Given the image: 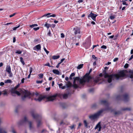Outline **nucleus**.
Segmentation results:
<instances>
[{
  "mask_svg": "<svg viewBox=\"0 0 133 133\" xmlns=\"http://www.w3.org/2000/svg\"><path fill=\"white\" fill-rule=\"evenodd\" d=\"M127 71L126 70H122L120 71L118 74H112L109 75L106 73L105 71L104 73V77L105 78H108V82L109 83H111L112 80L114 77L116 78L117 79H118L120 77H124L126 76V74L125 72H127Z\"/></svg>",
  "mask_w": 133,
  "mask_h": 133,
  "instance_id": "1",
  "label": "nucleus"
},
{
  "mask_svg": "<svg viewBox=\"0 0 133 133\" xmlns=\"http://www.w3.org/2000/svg\"><path fill=\"white\" fill-rule=\"evenodd\" d=\"M28 123L29 129L31 130L34 129V127L33 124V123L30 121H29L26 116H24L23 118H22L18 123V124L20 126L21 125H25Z\"/></svg>",
  "mask_w": 133,
  "mask_h": 133,
  "instance_id": "2",
  "label": "nucleus"
},
{
  "mask_svg": "<svg viewBox=\"0 0 133 133\" xmlns=\"http://www.w3.org/2000/svg\"><path fill=\"white\" fill-rule=\"evenodd\" d=\"M57 96V94H55L53 95L48 97H47L46 96H39L38 98H35L34 99L36 101L40 102L44 98H46L48 101H53L56 99V97Z\"/></svg>",
  "mask_w": 133,
  "mask_h": 133,
  "instance_id": "3",
  "label": "nucleus"
},
{
  "mask_svg": "<svg viewBox=\"0 0 133 133\" xmlns=\"http://www.w3.org/2000/svg\"><path fill=\"white\" fill-rule=\"evenodd\" d=\"M110 109L109 108H108L105 109H102L99 110L95 114L91 115L89 116V118L91 120H94L99 118L100 115L105 110H109Z\"/></svg>",
  "mask_w": 133,
  "mask_h": 133,
  "instance_id": "4",
  "label": "nucleus"
},
{
  "mask_svg": "<svg viewBox=\"0 0 133 133\" xmlns=\"http://www.w3.org/2000/svg\"><path fill=\"white\" fill-rule=\"evenodd\" d=\"M92 69H90L88 73H86L82 79H81L80 80V83L81 84H83L86 82H89L90 79L91 78V77L89 76V74L92 71Z\"/></svg>",
  "mask_w": 133,
  "mask_h": 133,
  "instance_id": "5",
  "label": "nucleus"
},
{
  "mask_svg": "<svg viewBox=\"0 0 133 133\" xmlns=\"http://www.w3.org/2000/svg\"><path fill=\"white\" fill-rule=\"evenodd\" d=\"M116 99L117 100H122L124 102H127L129 100V96L128 94H125L122 96H117Z\"/></svg>",
  "mask_w": 133,
  "mask_h": 133,
  "instance_id": "6",
  "label": "nucleus"
},
{
  "mask_svg": "<svg viewBox=\"0 0 133 133\" xmlns=\"http://www.w3.org/2000/svg\"><path fill=\"white\" fill-rule=\"evenodd\" d=\"M73 31L74 35L76 37H76H77L78 38L80 39L81 37V35H80L81 33L80 28L76 26L74 28Z\"/></svg>",
  "mask_w": 133,
  "mask_h": 133,
  "instance_id": "7",
  "label": "nucleus"
},
{
  "mask_svg": "<svg viewBox=\"0 0 133 133\" xmlns=\"http://www.w3.org/2000/svg\"><path fill=\"white\" fill-rule=\"evenodd\" d=\"M30 114L31 115L33 118L37 120L39 119L40 117L36 113V112L34 111H32L30 112Z\"/></svg>",
  "mask_w": 133,
  "mask_h": 133,
  "instance_id": "8",
  "label": "nucleus"
},
{
  "mask_svg": "<svg viewBox=\"0 0 133 133\" xmlns=\"http://www.w3.org/2000/svg\"><path fill=\"white\" fill-rule=\"evenodd\" d=\"M23 93L24 95V96L22 97V99L23 100H24L26 97L29 96L30 94L29 92L25 90L23 91Z\"/></svg>",
  "mask_w": 133,
  "mask_h": 133,
  "instance_id": "9",
  "label": "nucleus"
},
{
  "mask_svg": "<svg viewBox=\"0 0 133 133\" xmlns=\"http://www.w3.org/2000/svg\"><path fill=\"white\" fill-rule=\"evenodd\" d=\"M82 79H83V78ZM81 79H80L79 77H76L74 78V82H73L74 84L73 85V87H74V88H78V85L75 83V81L76 80H79V81L80 83V84H81L80 83V80Z\"/></svg>",
  "mask_w": 133,
  "mask_h": 133,
  "instance_id": "10",
  "label": "nucleus"
},
{
  "mask_svg": "<svg viewBox=\"0 0 133 133\" xmlns=\"http://www.w3.org/2000/svg\"><path fill=\"white\" fill-rule=\"evenodd\" d=\"M16 89L15 88H12L11 90V92L12 94V95L13 96V94H15L18 95L19 96L20 94L19 92L16 90Z\"/></svg>",
  "mask_w": 133,
  "mask_h": 133,
  "instance_id": "11",
  "label": "nucleus"
},
{
  "mask_svg": "<svg viewBox=\"0 0 133 133\" xmlns=\"http://www.w3.org/2000/svg\"><path fill=\"white\" fill-rule=\"evenodd\" d=\"M97 15L94 14L91 12L90 14L88 16V17H91L92 19L94 21H95L96 19V18Z\"/></svg>",
  "mask_w": 133,
  "mask_h": 133,
  "instance_id": "12",
  "label": "nucleus"
},
{
  "mask_svg": "<svg viewBox=\"0 0 133 133\" xmlns=\"http://www.w3.org/2000/svg\"><path fill=\"white\" fill-rule=\"evenodd\" d=\"M51 14L50 13H48L47 14H45L43 15L41 17H56V15L55 14H53L52 15H50Z\"/></svg>",
  "mask_w": 133,
  "mask_h": 133,
  "instance_id": "13",
  "label": "nucleus"
},
{
  "mask_svg": "<svg viewBox=\"0 0 133 133\" xmlns=\"http://www.w3.org/2000/svg\"><path fill=\"white\" fill-rule=\"evenodd\" d=\"M98 128L99 129L98 130V131H101V129L102 128V127H101V122H99L96 125V127L95 128V129H96L97 128Z\"/></svg>",
  "mask_w": 133,
  "mask_h": 133,
  "instance_id": "14",
  "label": "nucleus"
},
{
  "mask_svg": "<svg viewBox=\"0 0 133 133\" xmlns=\"http://www.w3.org/2000/svg\"><path fill=\"white\" fill-rule=\"evenodd\" d=\"M101 104L105 105L106 106L108 105V102L105 100H102L100 101Z\"/></svg>",
  "mask_w": 133,
  "mask_h": 133,
  "instance_id": "15",
  "label": "nucleus"
},
{
  "mask_svg": "<svg viewBox=\"0 0 133 133\" xmlns=\"http://www.w3.org/2000/svg\"><path fill=\"white\" fill-rule=\"evenodd\" d=\"M41 45L40 44H38L33 48L34 50H38L41 49Z\"/></svg>",
  "mask_w": 133,
  "mask_h": 133,
  "instance_id": "16",
  "label": "nucleus"
},
{
  "mask_svg": "<svg viewBox=\"0 0 133 133\" xmlns=\"http://www.w3.org/2000/svg\"><path fill=\"white\" fill-rule=\"evenodd\" d=\"M101 79L99 77H96L95 79H94V82L95 83H98Z\"/></svg>",
  "mask_w": 133,
  "mask_h": 133,
  "instance_id": "17",
  "label": "nucleus"
},
{
  "mask_svg": "<svg viewBox=\"0 0 133 133\" xmlns=\"http://www.w3.org/2000/svg\"><path fill=\"white\" fill-rule=\"evenodd\" d=\"M129 72L130 74L129 77L130 78H133V70H130L129 71Z\"/></svg>",
  "mask_w": 133,
  "mask_h": 133,
  "instance_id": "18",
  "label": "nucleus"
},
{
  "mask_svg": "<svg viewBox=\"0 0 133 133\" xmlns=\"http://www.w3.org/2000/svg\"><path fill=\"white\" fill-rule=\"evenodd\" d=\"M6 71L8 73L11 72V67L10 66H7L6 68Z\"/></svg>",
  "mask_w": 133,
  "mask_h": 133,
  "instance_id": "19",
  "label": "nucleus"
},
{
  "mask_svg": "<svg viewBox=\"0 0 133 133\" xmlns=\"http://www.w3.org/2000/svg\"><path fill=\"white\" fill-rule=\"evenodd\" d=\"M69 95V93H68V94L66 93L64 94H62V95L63 96V98L64 99H66L68 97V96Z\"/></svg>",
  "mask_w": 133,
  "mask_h": 133,
  "instance_id": "20",
  "label": "nucleus"
},
{
  "mask_svg": "<svg viewBox=\"0 0 133 133\" xmlns=\"http://www.w3.org/2000/svg\"><path fill=\"white\" fill-rule=\"evenodd\" d=\"M0 133H7L5 130L0 127Z\"/></svg>",
  "mask_w": 133,
  "mask_h": 133,
  "instance_id": "21",
  "label": "nucleus"
},
{
  "mask_svg": "<svg viewBox=\"0 0 133 133\" xmlns=\"http://www.w3.org/2000/svg\"><path fill=\"white\" fill-rule=\"evenodd\" d=\"M52 72L55 74L59 75V71L57 70L54 69L52 70Z\"/></svg>",
  "mask_w": 133,
  "mask_h": 133,
  "instance_id": "22",
  "label": "nucleus"
},
{
  "mask_svg": "<svg viewBox=\"0 0 133 133\" xmlns=\"http://www.w3.org/2000/svg\"><path fill=\"white\" fill-rule=\"evenodd\" d=\"M131 108H123L121 110L123 111H130L131 110Z\"/></svg>",
  "mask_w": 133,
  "mask_h": 133,
  "instance_id": "23",
  "label": "nucleus"
},
{
  "mask_svg": "<svg viewBox=\"0 0 133 133\" xmlns=\"http://www.w3.org/2000/svg\"><path fill=\"white\" fill-rule=\"evenodd\" d=\"M59 57V55L57 56H53L52 57V58L54 59H56L58 58Z\"/></svg>",
  "mask_w": 133,
  "mask_h": 133,
  "instance_id": "24",
  "label": "nucleus"
},
{
  "mask_svg": "<svg viewBox=\"0 0 133 133\" xmlns=\"http://www.w3.org/2000/svg\"><path fill=\"white\" fill-rule=\"evenodd\" d=\"M97 104L96 103H95L92 104L91 107L93 109H95L97 108Z\"/></svg>",
  "mask_w": 133,
  "mask_h": 133,
  "instance_id": "25",
  "label": "nucleus"
},
{
  "mask_svg": "<svg viewBox=\"0 0 133 133\" xmlns=\"http://www.w3.org/2000/svg\"><path fill=\"white\" fill-rule=\"evenodd\" d=\"M72 84L70 82H68V83L66 84V85L67 88H68L71 87V86Z\"/></svg>",
  "mask_w": 133,
  "mask_h": 133,
  "instance_id": "26",
  "label": "nucleus"
},
{
  "mask_svg": "<svg viewBox=\"0 0 133 133\" xmlns=\"http://www.w3.org/2000/svg\"><path fill=\"white\" fill-rule=\"evenodd\" d=\"M83 122L85 127L86 128H87L88 127V124L87 122V121L86 120H84L83 121Z\"/></svg>",
  "mask_w": 133,
  "mask_h": 133,
  "instance_id": "27",
  "label": "nucleus"
},
{
  "mask_svg": "<svg viewBox=\"0 0 133 133\" xmlns=\"http://www.w3.org/2000/svg\"><path fill=\"white\" fill-rule=\"evenodd\" d=\"M83 64H80L77 66V68L78 69H79L83 67Z\"/></svg>",
  "mask_w": 133,
  "mask_h": 133,
  "instance_id": "28",
  "label": "nucleus"
},
{
  "mask_svg": "<svg viewBox=\"0 0 133 133\" xmlns=\"http://www.w3.org/2000/svg\"><path fill=\"white\" fill-rule=\"evenodd\" d=\"M121 114V112L119 111H115L114 112L115 115H118Z\"/></svg>",
  "mask_w": 133,
  "mask_h": 133,
  "instance_id": "29",
  "label": "nucleus"
},
{
  "mask_svg": "<svg viewBox=\"0 0 133 133\" xmlns=\"http://www.w3.org/2000/svg\"><path fill=\"white\" fill-rule=\"evenodd\" d=\"M42 123L41 122V121H38V122H37V127H39L42 124Z\"/></svg>",
  "mask_w": 133,
  "mask_h": 133,
  "instance_id": "30",
  "label": "nucleus"
},
{
  "mask_svg": "<svg viewBox=\"0 0 133 133\" xmlns=\"http://www.w3.org/2000/svg\"><path fill=\"white\" fill-rule=\"evenodd\" d=\"M11 80L10 79H7L4 82L5 83H10L11 82Z\"/></svg>",
  "mask_w": 133,
  "mask_h": 133,
  "instance_id": "31",
  "label": "nucleus"
},
{
  "mask_svg": "<svg viewBox=\"0 0 133 133\" xmlns=\"http://www.w3.org/2000/svg\"><path fill=\"white\" fill-rule=\"evenodd\" d=\"M44 26L46 27L48 29L50 27V24L47 23V22H46L44 25Z\"/></svg>",
  "mask_w": 133,
  "mask_h": 133,
  "instance_id": "32",
  "label": "nucleus"
},
{
  "mask_svg": "<svg viewBox=\"0 0 133 133\" xmlns=\"http://www.w3.org/2000/svg\"><path fill=\"white\" fill-rule=\"evenodd\" d=\"M20 60L22 63L23 65L25 64V63L24 61L23 60V58L22 57H20Z\"/></svg>",
  "mask_w": 133,
  "mask_h": 133,
  "instance_id": "33",
  "label": "nucleus"
},
{
  "mask_svg": "<svg viewBox=\"0 0 133 133\" xmlns=\"http://www.w3.org/2000/svg\"><path fill=\"white\" fill-rule=\"evenodd\" d=\"M38 25L37 24H34L30 25V27L31 28H32L35 26H37Z\"/></svg>",
  "mask_w": 133,
  "mask_h": 133,
  "instance_id": "34",
  "label": "nucleus"
},
{
  "mask_svg": "<svg viewBox=\"0 0 133 133\" xmlns=\"http://www.w3.org/2000/svg\"><path fill=\"white\" fill-rule=\"evenodd\" d=\"M20 26V25H19L17 26L14 27L13 28V30H16L17 28H19V27ZM10 31H12V30H11Z\"/></svg>",
  "mask_w": 133,
  "mask_h": 133,
  "instance_id": "35",
  "label": "nucleus"
},
{
  "mask_svg": "<svg viewBox=\"0 0 133 133\" xmlns=\"http://www.w3.org/2000/svg\"><path fill=\"white\" fill-rule=\"evenodd\" d=\"M43 74H39L38 75V76H39V77L40 78H43Z\"/></svg>",
  "mask_w": 133,
  "mask_h": 133,
  "instance_id": "36",
  "label": "nucleus"
},
{
  "mask_svg": "<svg viewBox=\"0 0 133 133\" xmlns=\"http://www.w3.org/2000/svg\"><path fill=\"white\" fill-rule=\"evenodd\" d=\"M127 0L125 1H127ZM125 1H121L122 2H123V4L124 5H128V4L126 2H124Z\"/></svg>",
  "mask_w": 133,
  "mask_h": 133,
  "instance_id": "37",
  "label": "nucleus"
},
{
  "mask_svg": "<svg viewBox=\"0 0 133 133\" xmlns=\"http://www.w3.org/2000/svg\"><path fill=\"white\" fill-rule=\"evenodd\" d=\"M129 66V64L128 63L126 64L124 66V68L126 69Z\"/></svg>",
  "mask_w": 133,
  "mask_h": 133,
  "instance_id": "38",
  "label": "nucleus"
},
{
  "mask_svg": "<svg viewBox=\"0 0 133 133\" xmlns=\"http://www.w3.org/2000/svg\"><path fill=\"white\" fill-rule=\"evenodd\" d=\"M44 51L47 54H48L49 52L44 47Z\"/></svg>",
  "mask_w": 133,
  "mask_h": 133,
  "instance_id": "39",
  "label": "nucleus"
},
{
  "mask_svg": "<svg viewBox=\"0 0 133 133\" xmlns=\"http://www.w3.org/2000/svg\"><path fill=\"white\" fill-rule=\"evenodd\" d=\"M17 14L16 13H13L12 15H10L9 16V17L11 18V17L14 16L16 14Z\"/></svg>",
  "mask_w": 133,
  "mask_h": 133,
  "instance_id": "40",
  "label": "nucleus"
},
{
  "mask_svg": "<svg viewBox=\"0 0 133 133\" xmlns=\"http://www.w3.org/2000/svg\"><path fill=\"white\" fill-rule=\"evenodd\" d=\"M43 82V80L37 81L36 82L37 84L41 83Z\"/></svg>",
  "mask_w": 133,
  "mask_h": 133,
  "instance_id": "41",
  "label": "nucleus"
},
{
  "mask_svg": "<svg viewBox=\"0 0 133 133\" xmlns=\"http://www.w3.org/2000/svg\"><path fill=\"white\" fill-rule=\"evenodd\" d=\"M16 53L18 54H21L22 53V51L20 50H18L16 52Z\"/></svg>",
  "mask_w": 133,
  "mask_h": 133,
  "instance_id": "42",
  "label": "nucleus"
},
{
  "mask_svg": "<svg viewBox=\"0 0 133 133\" xmlns=\"http://www.w3.org/2000/svg\"><path fill=\"white\" fill-rule=\"evenodd\" d=\"M39 29V27H36V28H33V29L35 30V31H37L38 30V29Z\"/></svg>",
  "mask_w": 133,
  "mask_h": 133,
  "instance_id": "43",
  "label": "nucleus"
},
{
  "mask_svg": "<svg viewBox=\"0 0 133 133\" xmlns=\"http://www.w3.org/2000/svg\"><path fill=\"white\" fill-rule=\"evenodd\" d=\"M45 66H48L49 67H51V66L50 65V64L49 63H46L45 64Z\"/></svg>",
  "mask_w": 133,
  "mask_h": 133,
  "instance_id": "44",
  "label": "nucleus"
},
{
  "mask_svg": "<svg viewBox=\"0 0 133 133\" xmlns=\"http://www.w3.org/2000/svg\"><path fill=\"white\" fill-rule=\"evenodd\" d=\"M101 48H102L106 49L107 48V47L106 46L103 45L101 46Z\"/></svg>",
  "mask_w": 133,
  "mask_h": 133,
  "instance_id": "45",
  "label": "nucleus"
},
{
  "mask_svg": "<svg viewBox=\"0 0 133 133\" xmlns=\"http://www.w3.org/2000/svg\"><path fill=\"white\" fill-rule=\"evenodd\" d=\"M92 57L93 58H94V59H96V60H97V57H96L95 56V55H93L92 56Z\"/></svg>",
  "mask_w": 133,
  "mask_h": 133,
  "instance_id": "46",
  "label": "nucleus"
},
{
  "mask_svg": "<svg viewBox=\"0 0 133 133\" xmlns=\"http://www.w3.org/2000/svg\"><path fill=\"white\" fill-rule=\"evenodd\" d=\"M8 74H9V76L11 77L12 76V74L11 72H10V73H8Z\"/></svg>",
  "mask_w": 133,
  "mask_h": 133,
  "instance_id": "47",
  "label": "nucleus"
},
{
  "mask_svg": "<svg viewBox=\"0 0 133 133\" xmlns=\"http://www.w3.org/2000/svg\"><path fill=\"white\" fill-rule=\"evenodd\" d=\"M110 18L111 19H113L115 18V17L114 16H110Z\"/></svg>",
  "mask_w": 133,
  "mask_h": 133,
  "instance_id": "48",
  "label": "nucleus"
},
{
  "mask_svg": "<svg viewBox=\"0 0 133 133\" xmlns=\"http://www.w3.org/2000/svg\"><path fill=\"white\" fill-rule=\"evenodd\" d=\"M61 38H64V34L63 33H62L61 34Z\"/></svg>",
  "mask_w": 133,
  "mask_h": 133,
  "instance_id": "49",
  "label": "nucleus"
},
{
  "mask_svg": "<svg viewBox=\"0 0 133 133\" xmlns=\"http://www.w3.org/2000/svg\"><path fill=\"white\" fill-rule=\"evenodd\" d=\"M75 126L74 125H72L71 126H70L69 127L71 129H72L73 128H74Z\"/></svg>",
  "mask_w": 133,
  "mask_h": 133,
  "instance_id": "50",
  "label": "nucleus"
},
{
  "mask_svg": "<svg viewBox=\"0 0 133 133\" xmlns=\"http://www.w3.org/2000/svg\"><path fill=\"white\" fill-rule=\"evenodd\" d=\"M58 85H59V87L60 88H61L62 87V86L63 85V84L62 83H60V84H58Z\"/></svg>",
  "mask_w": 133,
  "mask_h": 133,
  "instance_id": "51",
  "label": "nucleus"
},
{
  "mask_svg": "<svg viewBox=\"0 0 133 133\" xmlns=\"http://www.w3.org/2000/svg\"><path fill=\"white\" fill-rule=\"evenodd\" d=\"M46 131V130L45 129H44L42 130L41 131V133H43L44 132H45Z\"/></svg>",
  "mask_w": 133,
  "mask_h": 133,
  "instance_id": "52",
  "label": "nucleus"
},
{
  "mask_svg": "<svg viewBox=\"0 0 133 133\" xmlns=\"http://www.w3.org/2000/svg\"><path fill=\"white\" fill-rule=\"evenodd\" d=\"M118 59L117 58H116L114 59L113 61L114 62H115L118 60Z\"/></svg>",
  "mask_w": 133,
  "mask_h": 133,
  "instance_id": "53",
  "label": "nucleus"
},
{
  "mask_svg": "<svg viewBox=\"0 0 133 133\" xmlns=\"http://www.w3.org/2000/svg\"><path fill=\"white\" fill-rule=\"evenodd\" d=\"M82 124L81 123H79L78 124V127L77 129H78L80 128V127L81 125Z\"/></svg>",
  "mask_w": 133,
  "mask_h": 133,
  "instance_id": "54",
  "label": "nucleus"
},
{
  "mask_svg": "<svg viewBox=\"0 0 133 133\" xmlns=\"http://www.w3.org/2000/svg\"><path fill=\"white\" fill-rule=\"evenodd\" d=\"M99 46V45L98 44H97V45H93V48L92 49H93L94 48L96 47L97 46Z\"/></svg>",
  "mask_w": 133,
  "mask_h": 133,
  "instance_id": "55",
  "label": "nucleus"
},
{
  "mask_svg": "<svg viewBox=\"0 0 133 133\" xmlns=\"http://www.w3.org/2000/svg\"><path fill=\"white\" fill-rule=\"evenodd\" d=\"M61 63L60 62L58 63L57 65L56 66V67L57 68H58L59 66V65L61 64Z\"/></svg>",
  "mask_w": 133,
  "mask_h": 133,
  "instance_id": "56",
  "label": "nucleus"
},
{
  "mask_svg": "<svg viewBox=\"0 0 133 133\" xmlns=\"http://www.w3.org/2000/svg\"><path fill=\"white\" fill-rule=\"evenodd\" d=\"M75 75V74L74 73H72L70 75V76L71 77L74 76Z\"/></svg>",
  "mask_w": 133,
  "mask_h": 133,
  "instance_id": "57",
  "label": "nucleus"
},
{
  "mask_svg": "<svg viewBox=\"0 0 133 133\" xmlns=\"http://www.w3.org/2000/svg\"><path fill=\"white\" fill-rule=\"evenodd\" d=\"M94 89H90L89 90V91L90 92H91L93 91H94Z\"/></svg>",
  "mask_w": 133,
  "mask_h": 133,
  "instance_id": "58",
  "label": "nucleus"
},
{
  "mask_svg": "<svg viewBox=\"0 0 133 133\" xmlns=\"http://www.w3.org/2000/svg\"><path fill=\"white\" fill-rule=\"evenodd\" d=\"M4 83L3 82H1L0 83V85L1 86H3V85H4Z\"/></svg>",
  "mask_w": 133,
  "mask_h": 133,
  "instance_id": "59",
  "label": "nucleus"
},
{
  "mask_svg": "<svg viewBox=\"0 0 133 133\" xmlns=\"http://www.w3.org/2000/svg\"><path fill=\"white\" fill-rule=\"evenodd\" d=\"M24 80H25L24 78H22V79L21 80V83H24Z\"/></svg>",
  "mask_w": 133,
  "mask_h": 133,
  "instance_id": "60",
  "label": "nucleus"
},
{
  "mask_svg": "<svg viewBox=\"0 0 133 133\" xmlns=\"http://www.w3.org/2000/svg\"><path fill=\"white\" fill-rule=\"evenodd\" d=\"M7 92L6 91H4V92L3 93V94L4 95H7Z\"/></svg>",
  "mask_w": 133,
  "mask_h": 133,
  "instance_id": "61",
  "label": "nucleus"
},
{
  "mask_svg": "<svg viewBox=\"0 0 133 133\" xmlns=\"http://www.w3.org/2000/svg\"><path fill=\"white\" fill-rule=\"evenodd\" d=\"M32 71V68L31 67L30 68V74H31Z\"/></svg>",
  "mask_w": 133,
  "mask_h": 133,
  "instance_id": "62",
  "label": "nucleus"
},
{
  "mask_svg": "<svg viewBox=\"0 0 133 133\" xmlns=\"http://www.w3.org/2000/svg\"><path fill=\"white\" fill-rule=\"evenodd\" d=\"M133 58V55H132L130 57L129 59V60H131Z\"/></svg>",
  "mask_w": 133,
  "mask_h": 133,
  "instance_id": "63",
  "label": "nucleus"
},
{
  "mask_svg": "<svg viewBox=\"0 0 133 133\" xmlns=\"http://www.w3.org/2000/svg\"><path fill=\"white\" fill-rule=\"evenodd\" d=\"M12 133H16V131L14 129L12 130Z\"/></svg>",
  "mask_w": 133,
  "mask_h": 133,
  "instance_id": "64",
  "label": "nucleus"
}]
</instances>
